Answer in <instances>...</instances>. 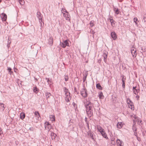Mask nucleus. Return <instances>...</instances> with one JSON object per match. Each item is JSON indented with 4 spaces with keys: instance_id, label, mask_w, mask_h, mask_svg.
Segmentation results:
<instances>
[{
    "instance_id": "nucleus-1",
    "label": "nucleus",
    "mask_w": 146,
    "mask_h": 146,
    "mask_svg": "<svg viewBox=\"0 0 146 146\" xmlns=\"http://www.w3.org/2000/svg\"><path fill=\"white\" fill-rule=\"evenodd\" d=\"M84 106L86 108V111L88 115L91 117L93 115V103H84Z\"/></svg>"
},
{
    "instance_id": "nucleus-2",
    "label": "nucleus",
    "mask_w": 146,
    "mask_h": 146,
    "mask_svg": "<svg viewBox=\"0 0 146 146\" xmlns=\"http://www.w3.org/2000/svg\"><path fill=\"white\" fill-rule=\"evenodd\" d=\"M44 125L45 129H48V131H50L52 128V125H51L49 122L47 121L45 122L44 123Z\"/></svg>"
},
{
    "instance_id": "nucleus-3",
    "label": "nucleus",
    "mask_w": 146,
    "mask_h": 146,
    "mask_svg": "<svg viewBox=\"0 0 146 146\" xmlns=\"http://www.w3.org/2000/svg\"><path fill=\"white\" fill-rule=\"evenodd\" d=\"M36 16L39 19V22L42 24L41 22H42L44 23V20L42 19V15L40 12H37L36 13Z\"/></svg>"
},
{
    "instance_id": "nucleus-4",
    "label": "nucleus",
    "mask_w": 146,
    "mask_h": 146,
    "mask_svg": "<svg viewBox=\"0 0 146 146\" xmlns=\"http://www.w3.org/2000/svg\"><path fill=\"white\" fill-rule=\"evenodd\" d=\"M100 127L101 128V130H99V131L100 133L105 138L107 139H108V138L107 136V135L105 132L104 130V129H102L101 127Z\"/></svg>"
},
{
    "instance_id": "nucleus-5",
    "label": "nucleus",
    "mask_w": 146,
    "mask_h": 146,
    "mask_svg": "<svg viewBox=\"0 0 146 146\" xmlns=\"http://www.w3.org/2000/svg\"><path fill=\"white\" fill-rule=\"evenodd\" d=\"M83 89L84 90L81 92V94L83 97L86 98L87 97L88 95L87 90L86 88H84Z\"/></svg>"
},
{
    "instance_id": "nucleus-6",
    "label": "nucleus",
    "mask_w": 146,
    "mask_h": 146,
    "mask_svg": "<svg viewBox=\"0 0 146 146\" xmlns=\"http://www.w3.org/2000/svg\"><path fill=\"white\" fill-rule=\"evenodd\" d=\"M111 36L113 40H116L117 38V35L114 31L111 33Z\"/></svg>"
},
{
    "instance_id": "nucleus-7",
    "label": "nucleus",
    "mask_w": 146,
    "mask_h": 146,
    "mask_svg": "<svg viewBox=\"0 0 146 146\" xmlns=\"http://www.w3.org/2000/svg\"><path fill=\"white\" fill-rule=\"evenodd\" d=\"M62 13H63L64 16L66 18V19L67 20L70 21V16L68 12V13H63L62 11Z\"/></svg>"
},
{
    "instance_id": "nucleus-8",
    "label": "nucleus",
    "mask_w": 146,
    "mask_h": 146,
    "mask_svg": "<svg viewBox=\"0 0 146 146\" xmlns=\"http://www.w3.org/2000/svg\"><path fill=\"white\" fill-rule=\"evenodd\" d=\"M116 143L118 146H123V143L122 141L117 139L116 141Z\"/></svg>"
},
{
    "instance_id": "nucleus-9",
    "label": "nucleus",
    "mask_w": 146,
    "mask_h": 146,
    "mask_svg": "<svg viewBox=\"0 0 146 146\" xmlns=\"http://www.w3.org/2000/svg\"><path fill=\"white\" fill-rule=\"evenodd\" d=\"M1 17L3 21H5L7 19V15L6 14L2 13L1 15Z\"/></svg>"
},
{
    "instance_id": "nucleus-10",
    "label": "nucleus",
    "mask_w": 146,
    "mask_h": 146,
    "mask_svg": "<svg viewBox=\"0 0 146 146\" xmlns=\"http://www.w3.org/2000/svg\"><path fill=\"white\" fill-rule=\"evenodd\" d=\"M65 100L66 102H70V100L71 99V96L68 95V94L65 95Z\"/></svg>"
},
{
    "instance_id": "nucleus-11",
    "label": "nucleus",
    "mask_w": 146,
    "mask_h": 146,
    "mask_svg": "<svg viewBox=\"0 0 146 146\" xmlns=\"http://www.w3.org/2000/svg\"><path fill=\"white\" fill-rule=\"evenodd\" d=\"M48 43L50 46H52L53 45V40L52 36H50L48 38Z\"/></svg>"
},
{
    "instance_id": "nucleus-12",
    "label": "nucleus",
    "mask_w": 146,
    "mask_h": 146,
    "mask_svg": "<svg viewBox=\"0 0 146 146\" xmlns=\"http://www.w3.org/2000/svg\"><path fill=\"white\" fill-rule=\"evenodd\" d=\"M88 135L90 136L91 138L92 139L94 140H95V139L94 137V133L91 130H89L88 133Z\"/></svg>"
},
{
    "instance_id": "nucleus-13",
    "label": "nucleus",
    "mask_w": 146,
    "mask_h": 146,
    "mask_svg": "<svg viewBox=\"0 0 146 146\" xmlns=\"http://www.w3.org/2000/svg\"><path fill=\"white\" fill-rule=\"evenodd\" d=\"M108 54V52L106 51H105L104 53L103 57L104 60L105 62H106V61L107 60V58Z\"/></svg>"
},
{
    "instance_id": "nucleus-14",
    "label": "nucleus",
    "mask_w": 146,
    "mask_h": 146,
    "mask_svg": "<svg viewBox=\"0 0 146 146\" xmlns=\"http://www.w3.org/2000/svg\"><path fill=\"white\" fill-rule=\"evenodd\" d=\"M127 104H128V106L129 108L133 110H134V106L133 103L129 104V102H127Z\"/></svg>"
},
{
    "instance_id": "nucleus-15",
    "label": "nucleus",
    "mask_w": 146,
    "mask_h": 146,
    "mask_svg": "<svg viewBox=\"0 0 146 146\" xmlns=\"http://www.w3.org/2000/svg\"><path fill=\"white\" fill-rule=\"evenodd\" d=\"M113 11H115V13L116 15L119 14L120 12V11L118 9V8H115L113 6Z\"/></svg>"
},
{
    "instance_id": "nucleus-16",
    "label": "nucleus",
    "mask_w": 146,
    "mask_h": 146,
    "mask_svg": "<svg viewBox=\"0 0 146 146\" xmlns=\"http://www.w3.org/2000/svg\"><path fill=\"white\" fill-rule=\"evenodd\" d=\"M5 108L4 104L3 103H0V111H3Z\"/></svg>"
},
{
    "instance_id": "nucleus-17",
    "label": "nucleus",
    "mask_w": 146,
    "mask_h": 146,
    "mask_svg": "<svg viewBox=\"0 0 146 146\" xmlns=\"http://www.w3.org/2000/svg\"><path fill=\"white\" fill-rule=\"evenodd\" d=\"M50 136L52 140L55 139L56 137L57 136L53 132H52L51 133Z\"/></svg>"
},
{
    "instance_id": "nucleus-18",
    "label": "nucleus",
    "mask_w": 146,
    "mask_h": 146,
    "mask_svg": "<svg viewBox=\"0 0 146 146\" xmlns=\"http://www.w3.org/2000/svg\"><path fill=\"white\" fill-rule=\"evenodd\" d=\"M132 129L133 131H137V128L136 127V123H134L133 125Z\"/></svg>"
},
{
    "instance_id": "nucleus-19",
    "label": "nucleus",
    "mask_w": 146,
    "mask_h": 146,
    "mask_svg": "<svg viewBox=\"0 0 146 146\" xmlns=\"http://www.w3.org/2000/svg\"><path fill=\"white\" fill-rule=\"evenodd\" d=\"M7 70L9 72V74L11 75L13 74V72L12 71V69L11 67H7Z\"/></svg>"
},
{
    "instance_id": "nucleus-20",
    "label": "nucleus",
    "mask_w": 146,
    "mask_h": 146,
    "mask_svg": "<svg viewBox=\"0 0 146 146\" xmlns=\"http://www.w3.org/2000/svg\"><path fill=\"white\" fill-rule=\"evenodd\" d=\"M117 127L119 129H121L123 126L122 123L118 122L117 125Z\"/></svg>"
},
{
    "instance_id": "nucleus-21",
    "label": "nucleus",
    "mask_w": 146,
    "mask_h": 146,
    "mask_svg": "<svg viewBox=\"0 0 146 146\" xmlns=\"http://www.w3.org/2000/svg\"><path fill=\"white\" fill-rule=\"evenodd\" d=\"M33 90L34 92L37 94L39 92V90L37 88L36 86H35L33 87Z\"/></svg>"
},
{
    "instance_id": "nucleus-22",
    "label": "nucleus",
    "mask_w": 146,
    "mask_h": 146,
    "mask_svg": "<svg viewBox=\"0 0 146 146\" xmlns=\"http://www.w3.org/2000/svg\"><path fill=\"white\" fill-rule=\"evenodd\" d=\"M49 117L52 121H55V117L54 115H50L49 116Z\"/></svg>"
},
{
    "instance_id": "nucleus-23",
    "label": "nucleus",
    "mask_w": 146,
    "mask_h": 146,
    "mask_svg": "<svg viewBox=\"0 0 146 146\" xmlns=\"http://www.w3.org/2000/svg\"><path fill=\"white\" fill-rule=\"evenodd\" d=\"M86 103H92V97H89L88 99L86 100Z\"/></svg>"
},
{
    "instance_id": "nucleus-24",
    "label": "nucleus",
    "mask_w": 146,
    "mask_h": 146,
    "mask_svg": "<svg viewBox=\"0 0 146 146\" xmlns=\"http://www.w3.org/2000/svg\"><path fill=\"white\" fill-rule=\"evenodd\" d=\"M131 53L133 58L135 57L137 54L136 50H135L134 51H132V52H131Z\"/></svg>"
},
{
    "instance_id": "nucleus-25",
    "label": "nucleus",
    "mask_w": 146,
    "mask_h": 146,
    "mask_svg": "<svg viewBox=\"0 0 146 146\" xmlns=\"http://www.w3.org/2000/svg\"><path fill=\"white\" fill-rule=\"evenodd\" d=\"M20 116L21 119L23 120L25 118V114L23 113H20Z\"/></svg>"
},
{
    "instance_id": "nucleus-26",
    "label": "nucleus",
    "mask_w": 146,
    "mask_h": 146,
    "mask_svg": "<svg viewBox=\"0 0 146 146\" xmlns=\"http://www.w3.org/2000/svg\"><path fill=\"white\" fill-rule=\"evenodd\" d=\"M96 87L97 89L100 90H102V88L99 83L96 84Z\"/></svg>"
},
{
    "instance_id": "nucleus-27",
    "label": "nucleus",
    "mask_w": 146,
    "mask_h": 146,
    "mask_svg": "<svg viewBox=\"0 0 146 146\" xmlns=\"http://www.w3.org/2000/svg\"><path fill=\"white\" fill-rule=\"evenodd\" d=\"M99 98L101 99H103L104 98V96L103 95V93L102 92H100L99 95Z\"/></svg>"
},
{
    "instance_id": "nucleus-28",
    "label": "nucleus",
    "mask_w": 146,
    "mask_h": 146,
    "mask_svg": "<svg viewBox=\"0 0 146 146\" xmlns=\"http://www.w3.org/2000/svg\"><path fill=\"white\" fill-rule=\"evenodd\" d=\"M69 40L68 39H66L64 41V43L66 46H69Z\"/></svg>"
},
{
    "instance_id": "nucleus-29",
    "label": "nucleus",
    "mask_w": 146,
    "mask_h": 146,
    "mask_svg": "<svg viewBox=\"0 0 146 146\" xmlns=\"http://www.w3.org/2000/svg\"><path fill=\"white\" fill-rule=\"evenodd\" d=\"M46 98L47 99L50 98V96H51V93L50 92H46L45 93Z\"/></svg>"
},
{
    "instance_id": "nucleus-30",
    "label": "nucleus",
    "mask_w": 146,
    "mask_h": 146,
    "mask_svg": "<svg viewBox=\"0 0 146 146\" xmlns=\"http://www.w3.org/2000/svg\"><path fill=\"white\" fill-rule=\"evenodd\" d=\"M45 79L46 80L48 84L50 85H51V84H50L49 83H52L51 79H50L49 78H45Z\"/></svg>"
},
{
    "instance_id": "nucleus-31",
    "label": "nucleus",
    "mask_w": 146,
    "mask_h": 146,
    "mask_svg": "<svg viewBox=\"0 0 146 146\" xmlns=\"http://www.w3.org/2000/svg\"><path fill=\"white\" fill-rule=\"evenodd\" d=\"M134 21L136 25L138 26V22H139L137 18V17H134Z\"/></svg>"
},
{
    "instance_id": "nucleus-32",
    "label": "nucleus",
    "mask_w": 146,
    "mask_h": 146,
    "mask_svg": "<svg viewBox=\"0 0 146 146\" xmlns=\"http://www.w3.org/2000/svg\"><path fill=\"white\" fill-rule=\"evenodd\" d=\"M64 92L65 93V95L68 94V90L66 87H64Z\"/></svg>"
},
{
    "instance_id": "nucleus-33",
    "label": "nucleus",
    "mask_w": 146,
    "mask_h": 146,
    "mask_svg": "<svg viewBox=\"0 0 146 146\" xmlns=\"http://www.w3.org/2000/svg\"><path fill=\"white\" fill-rule=\"evenodd\" d=\"M65 43H64V42L63 41V42H60V45L63 48H65L66 47V46L65 44Z\"/></svg>"
},
{
    "instance_id": "nucleus-34",
    "label": "nucleus",
    "mask_w": 146,
    "mask_h": 146,
    "mask_svg": "<svg viewBox=\"0 0 146 146\" xmlns=\"http://www.w3.org/2000/svg\"><path fill=\"white\" fill-rule=\"evenodd\" d=\"M110 22L111 23V25L112 26H113V25H114L115 22L114 20L112 18L110 20Z\"/></svg>"
},
{
    "instance_id": "nucleus-35",
    "label": "nucleus",
    "mask_w": 146,
    "mask_h": 146,
    "mask_svg": "<svg viewBox=\"0 0 146 146\" xmlns=\"http://www.w3.org/2000/svg\"><path fill=\"white\" fill-rule=\"evenodd\" d=\"M88 75V74H86L85 75H84V77L83 78V82H84L86 80V79L87 78V77Z\"/></svg>"
},
{
    "instance_id": "nucleus-36",
    "label": "nucleus",
    "mask_w": 146,
    "mask_h": 146,
    "mask_svg": "<svg viewBox=\"0 0 146 146\" xmlns=\"http://www.w3.org/2000/svg\"><path fill=\"white\" fill-rule=\"evenodd\" d=\"M94 21H92L90 22V26L91 27H92L94 26Z\"/></svg>"
},
{
    "instance_id": "nucleus-37",
    "label": "nucleus",
    "mask_w": 146,
    "mask_h": 146,
    "mask_svg": "<svg viewBox=\"0 0 146 146\" xmlns=\"http://www.w3.org/2000/svg\"><path fill=\"white\" fill-rule=\"evenodd\" d=\"M64 78L65 79V81H67L69 79L68 76L65 75Z\"/></svg>"
},
{
    "instance_id": "nucleus-38",
    "label": "nucleus",
    "mask_w": 146,
    "mask_h": 146,
    "mask_svg": "<svg viewBox=\"0 0 146 146\" xmlns=\"http://www.w3.org/2000/svg\"><path fill=\"white\" fill-rule=\"evenodd\" d=\"M137 88V86H133V93L135 95H137V94L135 92V90L136 88Z\"/></svg>"
},
{
    "instance_id": "nucleus-39",
    "label": "nucleus",
    "mask_w": 146,
    "mask_h": 146,
    "mask_svg": "<svg viewBox=\"0 0 146 146\" xmlns=\"http://www.w3.org/2000/svg\"><path fill=\"white\" fill-rule=\"evenodd\" d=\"M19 2L20 5H23L24 4V1L23 0H19Z\"/></svg>"
},
{
    "instance_id": "nucleus-40",
    "label": "nucleus",
    "mask_w": 146,
    "mask_h": 146,
    "mask_svg": "<svg viewBox=\"0 0 146 146\" xmlns=\"http://www.w3.org/2000/svg\"><path fill=\"white\" fill-rule=\"evenodd\" d=\"M140 91V89L139 88H137L135 90V91L137 94Z\"/></svg>"
},
{
    "instance_id": "nucleus-41",
    "label": "nucleus",
    "mask_w": 146,
    "mask_h": 146,
    "mask_svg": "<svg viewBox=\"0 0 146 146\" xmlns=\"http://www.w3.org/2000/svg\"><path fill=\"white\" fill-rule=\"evenodd\" d=\"M127 102H128L129 104L133 103V102L131 101V100L129 98H128L127 99Z\"/></svg>"
},
{
    "instance_id": "nucleus-42",
    "label": "nucleus",
    "mask_w": 146,
    "mask_h": 146,
    "mask_svg": "<svg viewBox=\"0 0 146 146\" xmlns=\"http://www.w3.org/2000/svg\"><path fill=\"white\" fill-rule=\"evenodd\" d=\"M35 114L36 116H40L39 113L38 111H35Z\"/></svg>"
},
{
    "instance_id": "nucleus-43",
    "label": "nucleus",
    "mask_w": 146,
    "mask_h": 146,
    "mask_svg": "<svg viewBox=\"0 0 146 146\" xmlns=\"http://www.w3.org/2000/svg\"><path fill=\"white\" fill-rule=\"evenodd\" d=\"M74 92H76L77 94H79V92L77 91L76 88V87H74Z\"/></svg>"
},
{
    "instance_id": "nucleus-44",
    "label": "nucleus",
    "mask_w": 146,
    "mask_h": 146,
    "mask_svg": "<svg viewBox=\"0 0 146 146\" xmlns=\"http://www.w3.org/2000/svg\"><path fill=\"white\" fill-rule=\"evenodd\" d=\"M134 48L133 47H132L131 48V52H132V51H135V50H136L135 49H134Z\"/></svg>"
},
{
    "instance_id": "nucleus-45",
    "label": "nucleus",
    "mask_w": 146,
    "mask_h": 146,
    "mask_svg": "<svg viewBox=\"0 0 146 146\" xmlns=\"http://www.w3.org/2000/svg\"><path fill=\"white\" fill-rule=\"evenodd\" d=\"M29 130L31 131H33L34 130V128L32 127H30L29 128Z\"/></svg>"
},
{
    "instance_id": "nucleus-46",
    "label": "nucleus",
    "mask_w": 146,
    "mask_h": 146,
    "mask_svg": "<svg viewBox=\"0 0 146 146\" xmlns=\"http://www.w3.org/2000/svg\"><path fill=\"white\" fill-rule=\"evenodd\" d=\"M138 141H141V139L140 137H139L138 136H137L136 137Z\"/></svg>"
},
{
    "instance_id": "nucleus-47",
    "label": "nucleus",
    "mask_w": 146,
    "mask_h": 146,
    "mask_svg": "<svg viewBox=\"0 0 146 146\" xmlns=\"http://www.w3.org/2000/svg\"><path fill=\"white\" fill-rule=\"evenodd\" d=\"M134 135L135 136H136V137H137V136H138V135H137V131H134Z\"/></svg>"
},
{
    "instance_id": "nucleus-48",
    "label": "nucleus",
    "mask_w": 146,
    "mask_h": 146,
    "mask_svg": "<svg viewBox=\"0 0 146 146\" xmlns=\"http://www.w3.org/2000/svg\"><path fill=\"white\" fill-rule=\"evenodd\" d=\"M62 11L64 12H65L66 13H68V12L66 11V10L65 9H62Z\"/></svg>"
},
{
    "instance_id": "nucleus-49",
    "label": "nucleus",
    "mask_w": 146,
    "mask_h": 146,
    "mask_svg": "<svg viewBox=\"0 0 146 146\" xmlns=\"http://www.w3.org/2000/svg\"><path fill=\"white\" fill-rule=\"evenodd\" d=\"M111 144L112 145H114L115 144V142L114 141L111 142Z\"/></svg>"
},
{
    "instance_id": "nucleus-50",
    "label": "nucleus",
    "mask_w": 146,
    "mask_h": 146,
    "mask_svg": "<svg viewBox=\"0 0 146 146\" xmlns=\"http://www.w3.org/2000/svg\"><path fill=\"white\" fill-rule=\"evenodd\" d=\"M135 97L136 98H137V100H139V95H137Z\"/></svg>"
},
{
    "instance_id": "nucleus-51",
    "label": "nucleus",
    "mask_w": 146,
    "mask_h": 146,
    "mask_svg": "<svg viewBox=\"0 0 146 146\" xmlns=\"http://www.w3.org/2000/svg\"><path fill=\"white\" fill-rule=\"evenodd\" d=\"M85 120L86 122V123H89V121L87 120V118L86 117H85Z\"/></svg>"
},
{
    "instance_id": "nucleus-52",
    "label": "nucleus",
    "mask_w": 146,
    "mask_h": 146,
    "mask_svg": "<svg viewBox=\"0 0 146 146\" xmlns=\"http://www.w3.org/2000/svg\"><path fill=\"white\" fill-rule=\"evenodd\" d=\"M122 87L124 89L125 87V84L124 83H122Z\"/></svg>"
},
{
    "instance_id": "nucleus-53",
    "label": "nucleus",
    "mask_w": 146,
    "mask_h": 146,
    "mask_svg": "<svg viewBox=\"0 0 146 146\" xmlns=\"http://www.w3.org/2000/svg\"><path fill=\"white\" fill-rule=\"evenodd\" d=\"M125 79H126V78L125 77L124 78V80H123V79H122V83H125Z\"/></svg>"
},
{
    "instance_id": "nucleus-54",
    "label": "nucleus",
    "mask_w": 146,
    "mask_h": 146,
    "mask_svg": "<svg viewBox=\"0 0 146 146\" xmlns=\"http://www.w3.org/2000/svg\"><path fill=\"white\" fill-rule=\"evenodd\" d=\"M11 43V41H10V40L9 39H8V44H10Z\"/></svg>"
},
{
    "instance_id": "nucleus-55",
    "label": "nucleus",
    "mask_w": 146,
    "mask_h": 146,
    "mask_svg": "<svg viewBox=\"0 0 146 146\" xmlns=\"http://www.w3.org/2000/svg\"><path fill=\"white\" fill-rule=\"evenodd\" d=\"M14 71L15 72H16L18 70V69L16 68H15V67H14Z\"/></svg>"
},
{
    "instance_id": "nucleus-56",
    "label": "nucleus",
    "mask_w": 146,
    "mask_h": 146,
    "mask_svg": "<svg viewBox=\"0 0 146 146\" xmlns=\"http://www.w3.org/2000/svg\"><path fill=\"white\" fill-rule=\"evenodd\" d=\"M72 105L73 106H74V107L75 106H77V104H76L75 103H74V102H73V103H72Z\"/></svg>"
},
{
    "instance_id": "nucleus-57",
    "label": "nucleus",
    "mask_w": 146,
    "mask_h": 146,
    "mask_svg": "<svg viewBox=\"0 0 146 146\" xmlns=\"http://www.w3.org/2000/svg\"><path fill=\"white\" fill-rule=\"evenodd\" d=\"M137 120L138 122L141 123L142 122V121L140 119H138Z\"/></svg>"
},
{
    "instance_id": "nucleus-58",
    "label": "nucleus",
    "mask_w": 146,
    "mask_h": 146,
    "mask_svg": "<svg viewBox=\"0 0 146 146\" xmlns=\"http://www.w3.org/2000/svg\"><path fill=\"white\" fill-rule=\"evenodd\" d=\"M86 123L87 124V126L88 128V129H89V123Z\"/></svg>"
},
{
    "instance_id": "nucleus-59",
    "label": "nucleus",
    "mask_w": 146,
    "mask_h": 146,
    "mask_svg": "<svg viewBox=\"0 0 146 146\" xmlns=\"http://www.w3.org/2000/svg\"><path fill=\"white\" fill-rule=\"evenodd\" d=\"M141 50L142 52H145V48H142Z\"/></svg>"
},
{
    "instance_id": "nucleus-60",
    "label": "nucleus",
    "mask_w": 146,
    "mask_h": 146,
    "mask_svg": "<svg viewBox=\"0 0 146 146\" xmlns=\"http://www.w3.org/2000/svg\"><path fill=\"white\" fill-rule=\"evenodd\" d=\"M3 134V131H2L0 129V135Z\"/></svg>"
},
{
    "instance_id": "nucleus-61",
    "label": "nucleus",
    "mask_w": 146,
    "mask_h": 146,
    "mask_svg": "<svg viewBox=\"0 0 146 146\" xmlns=\"http://www.w3.org/2000/svg\"><path fill=\"white\" fill-rule=\"evenodd\" d=\"M121 77H122V79H123V80H124V78H124V76L123 75H122V76H121Z\"/></svg>"
},
{
    "instance_id": "nucleus-62",
    "label": "nucleus",
    "mask_w": 146,
    "mask_h": 146,
    "mask_svg": "<svg viewBox=\"0 0 146 146\" xmlns=\"http://www.w3.org/2000/svg\"><path fill=\"white\" fill-rule=\"evenodd\" d=\"M112 18V17H111V16H110L109 17V20H110V19H111Z\"/></svg>"
},
{
    "instance_id": "nucleus-63",
    "label": "nucleus",
    "mask_w": 146,
    "mask_h": 146,
    "mask_svg": "<svg viewBox=\"0 0 146 146\" xmlns=\"http://www.w3.org/2000/svg\"><path fill=\"white\" fill-rule=\"evenodd\" d=\"M95 33V32L94 31H92V33L93 34V35H94Z\"/></svg>"
},
{
    "instance_id": "nucleus-64",
    "label": "nucleus",
    "mask_w": 146,
    "mask_h": 146,
    "mask_svg": "<svg viewBox=\"0 0 146 146\" xmlns=\"http://www.w3.org/2000/svg\"><path fill=\"white\" fill-rule=\"evenodd\" d=\"M9 45L10 44H7V47L8 48H9V47L10 46Z\"/></svg>"
}]
</instances>
